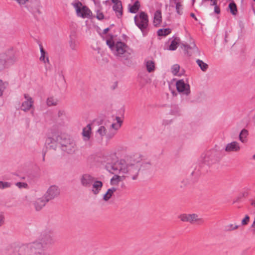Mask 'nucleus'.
Wrapping results in <instances>:
<instances>
[{
  "label": "nucleus",
  "instance_id": "obj_48",
  "mask_svg": "<svg viewBox=\"0 0 255 255\" xmlns=\"http://www.w3.org/2000/svg\"><path fill=\"white\" fill-rule=\"evenodd\" d=\"M19 4H24L28 3V1H29V0H15Z\"/></svg>",
  "mask_w": 255,
  "mask_h": 255
},
{
  "label": "nucleus",
  "instance_id": "obj_13",
  "mask_svg": "<svg viewBox=\"0 0 255 255\" xmlns=\"http://www.w3.org/2000/svg\"><path fill=\"white\" fill-rule=\"evenodd\" d=\"M26 7L28 10L31 12L35 16L36 14H40V2L37 0L29 1L26 3Z\"/></svg>",
  "mask_w": 255,
  "mask_h": 255
},
{
  "label": "nucleus",
  "instance_id": "obj_56",
  "mask_svg": "<svg viewBox=\"0 0 255 255\" xmlns=\"http://www.w3.org/2000/svg\"><path fill=\"white\" fill-rule=\"evenodd\" d=\"M64 115V112L63 111H59L58 113V117H60Z\"/></svg>",
  "mask_w": 255,
  "mask_h": 255
},
{
  "label": "nucleus",
  "instance_id": "obj_58",
  "mask_svg": "<svg viewBox=\"0 0 255 255\" xmlns=\"http://www.w3.org/2000/svg\"><path fill=\"white\" fill-rule=\"evenodd\" d=\"M110 28H109V27L105 28L103 30V34H106L110 30Z\"/></svg>",
  "mask_w": 255,
  "mask_h": 255
},
{
  "label": "nucleus",
  "instance_id": "obj_64",
  "mask_svg": "<svg viewBox=\"0 0 255 255\" xmlns=\"http://www.w3.org/2000/svg\"><path fill=\"white\" fill-rule=\"evenodd\" d=\"M253 159H255V154H254V155H253Z\"/></svg>",
  "mask_w": 255,
  "mask_h": 255
},
{
  "label": "nucleus",
  "instance_id": "obj_62",
  "mask_svg": "<svg viewBox=\"0 0 255 255\" xmlns=\"http://www.w3.org/2000/svg\"><path fill=\"white\" fill-rule=\"evenodd\" d=\"M227 38H228V36L227 35H226V36L225 38V41L226 42H227Z\"/></svg>",
  "mask_w": 255,
  "mask_h": 255
},
{
  "label": "nucleus",
  "instance_id": "obj_60",
  "mask_svg": "<svg viewBox=\"0 0 255 255\" xmlns=\"http://www.w3.org/2000/svg\"><path fill=\"white\" fill-rule=\"evenodd\" d=\"M45 154H46V152H43V153H42V156H43L42 161H45Z\"/></svg>",
  "mask_w": 255,
  "mask_h": 255
},
{
  "label": "nucleus",
  "instance_id": "obj_15",
  "mask_svg": "<svg viewBox=\"0 0 255 255\" xmlns=\"http://www.w3.org/2000/svg\"><path fill=\"white\" fill-rule=\"evenodd\" d=\"M24 97L26 100L22 103L21 109L23 111L26 112L32 107L33 104V101L32 98L27 94H24Z\"/></svg>",
  "mask_w": 255,
  "mask_h": 255
},
{
  "label": "nucleus",
  "instance_id": "obj_40",
  "mask_svg": "<svg viewBox=\"0 0 255 255\" xmlns=\"http://www.w3.org/2000/svg\"><path fill=\"white\" fill-rule=\"evenodd\" d=\"M120 176L118 175H115L111 180V184L112 185L117 184L120 181Z\"/></svg>",
  "mask_w": 255,
  "mask_h": 255
},
{
  "label": "nucleus",
  "instance_id": "obj_37",
  "mask_svg": "<svg viewBox=\"0 0 255 255\" xmlns=\"http://www.w3.org/2000/svg\"><path fill=\"white\" fill-rule=\"evenodd\" d=\"M97 133L100 135L101 139H103V136L106 135L107 129L104 126H101L97 130Z\"/></svg>",
  "mask_w": 255,
  "mask_h": 255
},
{
  "label": "nucleus",
  "instance_id": "obj_47",
  "mask_svg": "<svg viewBox=\"0 0 255 255\" xmlns=\"http://www.w3.org/2000/svg\"><path fill=\"white\" fill-rule=\"evenodd\" d=\"M16 185L19 188H21L22 187L26 188L27 186V184L26 183L20 182H17L16 183Z\"/></svg>",
  "mask_w": 255,
  "mask_h": 255
},
{
  "label": "nucleus",
  "instance_id": "obj_36",
  "mask_svg": "<svg viewBox=\"0 0 255 255\" xmlns=\"http://www.w3.org/2000/svg\"><path fill=\"white\" fill-rule=\"evenodd\" d=\"M151 163L149 162H140V170H145L150 168Z\"/></svg>",
  "mask_w": 255,
  "mask_h": 255
},
{
  "label": "nucleus",
  "instance_id": "obj_49",
  "mask_svg": "<svg viewBox=\"0 0 255 255\" xmlns=\"http://www.w3.org/2000/svg\"><path fill=\"white\" fill-rule=\"evenodd\" d=\"M238 227H239V226L238 225H236V226H234L233 225L231 224L230 225V228L229 229H228L227 230L228 231H233V230L238 229Z\"/></svg>",
  "mask_w": 255,
  "mask_h": 255
},
{
  "label": "nucleus",
  "instance_id": "obj_10",
  "mask_svg": "<svg viewBox=\"0 0 255 255\" xmlns=\"http://www.w3.org/2000/svg\"><path fill=\"white\" fill-rule=\"evenodd\" d=\"M216 155V151L214 149L207 151L203 159V162L208 165L216 163L218 161Z\"/></svg>",
  "mask_w": 255,
  "mask_h": 255
},
{
  "label": "nucleus",
  "instance_id": "obj_4",
  "mask_svg": "<svg viewBox=\"0 0 255 255\" xmlns=\"http://www.w3.org/2000/svg\"><path fill=\"white\" fill-rule=\"evenodd\" d=\"M134 20L135 25L142 31L143 35L145 36L147 34L146 29L148 25L147 14L143 11H141L138 17L137 15L134 16Z\"/></svg>",
  "mask_w": 255,
  "mask_h": 255
},
{
  "label": "nucleus",
  "instance_id": "obj_55",
  "mask_svg": "<svg viewBox=\"0 0 255 255\" xmlns=\"http://www.w3.org/2000/svg\"><path fill=\"white\" fill-rule=\"evenodd\" d=\"M4 222V217L0 214V226H1Z\"/></svg>",
  "mask_w": 255,
  "mask_h": 255
},
{
  "label": "nucleus",
  "instance_id": "obj_57",
  "mask_svg": "<svg viewBox=\"0 0 255 255\" xmlns=\"http://www.w3.org/2000/svg\"><path fill=\"white\" fill-rule=\"evenodd\" d=\"M212 3H211V5H217V0H213V1H211Z\"/></svg>",
  "mask_w": 255,
  "mask_h": 255
},
{
  "label": "nucleus",
  "instance_id": "obj_44",
  "mask_svg": "<svg viewBox=\"0 0 255 255\" xmlns=\"http://www.w3.org/2000/svg\"><path fill=\"white\" fill-rule=\"evenodd\" d=\"M116 133V131H110L109 132L106 133V137L108 139H110L114 136Z\"/></svg>",
  "mask_w": 255,
  "mask_h": 255
},
{
  "label": "nucleus",
  "instance_id": "obj_11",
  "mask_svg": "<svg viewBox=\"0 0 255 255\" xmlns=\"http://www.w3.org/2000/svg\"><path fill=\"white\" fill-rule=\"evenodd\" d=\"M59 194V190L57 186L53 185L51 186L47 190L46 193L44 195V198L46 201H49L54 199Z\"/></svg>",
  "mask_w": 255,
  "mask_h": 255
},
{
  "label": "nucleus",
  "instance_id": "obj_43",
  "mask_svg": "<svg viewBox=\"0 0 255 255\" xmlns=\"http://www.w3.org/2000/svg\"><path fill=\"white\" fill-rule=\"evenodd\" d=\"M11 186V184L8 182H3L0 181V189H4L6 188H9Z\"/></svg>",
  "mask_w": 255,
  "mask_h": 255
},
{
  "label": "nucleus",
  "instance_id": "obj_30",
  "mask_svg": "<svg viewBox=\"0 0 255 255\" xmlns=\"http://www.w3.org/2000/svg\"><path fill=\"white\" fill-rule=\"evenodd\" d=\"M228 8L230 12L233 15H236L238 12L237 7L236 3L234 1H232L229 4Z\"/></svg>",
  "mask_w": 255,
  "mask_h": 255
},
{
  "label": "nucleus",
  "instance_id": "obj_24",
  "mask_svg": "<svg viewBox=\"0 0 255 255\" xmlns=\"http://www.w3.org/2000/svg\"><path fill=\"white\" fill-rule=\"evenodd\" d=\"M117 188L113 187L108 189L107 192L103 196V200L105 201H108L113 196L114 193L116 192Z\"/></svg>",
  "mask_w": 255,
  "mask_h": 255
},
{
  "label": "nucleus",
  "instance_id": "obj_59",
  "mask_svg": "<svg viewBox=\"0 0 255 255\" xmlns=\"http://www.w3.org/2000/svg\"><path fill=\"white\" fill-rule=\"evenodd\" d=\"M190 15V16H191V17H193V18H194V19H195V20H197V17H196V16H195V14H194V13H191Z\"/></svg>",
  "mask_w": 255,
  "mask_h": 255
},
{
  "label": "nucleus",
  "instance_id": "obj_6",
  "mask_svg": "<svg viewBox=\"0 0 255 255\" xmlns=\"http://www.w3.org/2000/svg\"><path fill=\"white\" fill-rule=\"evenodd\" d=\"M126 164L125 160L117 161L114 163H107L106 165L107 170L112 174L125 173Z\"/></svg>",
  "mask_w": 255,
  "mask_h": 255
},
{
  "label": "nucleus",
  "instance_id": "obj_19",
  "mask_svg": "<svg viewBox=\"0 0 255 255\" xmlns=\"http://www.w3.org/2000/svg\"><path fill=\"white\" fill-rule=\"evenodd\" d=\"M92 15V12L89 8L86 6H83L81 8V11L78 16L83 18L89 17Z\"/></svg>",
  "mask_w": 255,
  "mask_h": 255
},
{
  "label": "nucleus",
  "instance_id": "obj_23",
  "mask_svg": "<svg viewBox=\"0 0 255 255\" xmlns=\"http://www.w3.org/2000/svg\"><path fill=\"white\" fill-rule=\"evenodd\" d=\"M40 46V51L41 53V56L40 57L39 60L42 62H43L44 63H49V60L48 56H46L47 53L46 51L44 50V49L43 48V46L41 44L39 45Z\"/></svg>",
  "mask_w": 255,
  "mask_h": 255
},
{
  "label": "nucleus",
  "instance_id": "obj_51",
  "mask_svg": "<svg viewBox=\"0 0 255 255\" xmlns=\"http://www.w3.org/2000/svg\"><path fill=\"white\" fill-rule=\"evenodd\" d=\"M214 12L217 14H219L220 13V8L219 6H218L217 5H215Z\"/></svg>",
  "mask_w": 255,
  "mask_h": 255
},
{
  "label": "nucleus",
  "instance_id": "obj_12",
  "mask_svg": "<svg viewBox=\"0 0 255 255\" xmlns=\"http://www.w3.org/2000/svg\"><path fill=\"white\" fill-rule=\"evenodd\" d=\"M176 89L178 92L183 94L188 95L190 93V86L185 83L184 80H179L176 83Z\"/></svg>",
  "mask_w": 255,
  "mask_h": 255
},
{
  "label": "nucleus",
  "instance_id": "obj_54",
  "mask_svg": "<svg viewBox=\"0 0 255 255\" xmlns=\"http://www.w3.org/2000/svg\"><path fill=\"white\" fill-rule=\"evenodd\" d=\"M112 2L114 3V5H116V4H121L122 3V1L120 0H112Z\"/></svg>",
  "mask_w": 255,
  "mask_h": 255
},
{
  "label": "nucleus",
  "instance_id": "obj_35",
  "mask_svg": "<svg viewBox=\"0 0 255 255\" xmlns=\"http://www.w3.org/2000/svg\"><path fill=\"white\" fill-rule=\"evenodd\" d=\"M58 102V100L53 97L48 98L46 101L47 105L48 106H56L57 105Z\"/></svg>",
  "mask_w": 255,
  "mask_h": 255
},
{
  "label": "nucleus",
  "instance_id": "obj_16",
  "mask_svg": "<svg viewBox=\"0 0 255 255\" xmlns=\"http://www.w3.org/2000/svg\"><path fill=\"white\" fill-rule=\"evenodd\" d=\"M225 150L228 152H237L240 150V146L238 142L233 141L227 144Z\"/></svg>",
  "mask_w": 255,
  "mask_h": 255
},
{
  "label": "nucleus",
  "instance_id": "obj_28",
  "mask_svg": "<svg viewBox=\"0 0 255 255\" xmlns=\"http://www.w3.org/2000/svg\"><path fill=\"white\" fill-rule=\"evenodd\" d=\"M180 41V39L179 37H175L174 39L171 41L169 47V49L172 51L176 50L178 45L179 44Z\"/></svg>",
  "mask_w": 255,
  "mask_h": 255
},
{
  "label": "nucleus",
  "instance_id": "obj_63",
  "mask_svg": "<svg viewBox=\"0 0 255 255\" xmlns=\"http://www.w3.org/2000/svg\"><path fill=\"white\" fill-rule=\"evenodd\" d=\"M114 26V24H111V25H110V27H109V28H110V29H111V28L112 27H113Z\"/></svg>",
  "mask_w": 255,
  "mask_h": 255
},
{
  "label": "nucleus",
  "instance_id": "obj_26",
  "mask_svg": "<svg viewBox=\"0 0 255 255\" xmlns=\"http://www.w3.org/2000/svg\"><path fill=\"white\" fill-rule=\"evenodd\" d=\"M249 135V131L247 129L244 128L243 129L239 134V139L243 142L245 143L247 141V137Z\"/></svg>",
  "mask_w": 255,
  "mask_h": 255
},
{
  "label": "nucleus",
  "instance_id": "obj_1",
  "mask_svg": "<svg viewBox=\"0 0 255 255\" xmlns=\"http://www.w3.org/2000/svg\"><path fill=\"white\" fill-rule=\"evenodd\" d=\"M39 244H27L20 245L13 243L7 245L4 250L9 254L18 255H50L47 252H43L39 248Z\"/></svg>",
  "mask_w": 255,
  "mask_h": 255
},
{
  "label": "nucleus",
  "instance_id": "obj_50",
  "mask_svg": "<svg viewBox=\"0 0 255 255\" xmlns=\"http://www.w3.org/2000/svg\"><path fill=\"white\" fill-rule=\"evenodd\" d=\"M111 127L112 128L115 129V130H117L121 127V126H119L118 124L113 123L112 124Z\"/></svg>",
  "mask_w": 255,
  "mask_h": 255
},
{
  "label": "nucleus",
  "instance_id": "obj_2",
  "mask_svg": "<svg viewBox=\"0 0 255 255\" xmlns=\"http://www.w3.org/2000/svg\"><path fill=\"white\" fill-rule=\"evenodd\" d=\"M56 142L61 145L62 150L68 154H73L76 149V145L73 140L67 137L65 134L53 135L52 137H48L46 140L48 144Z\"/></svg>",
  "mask_w": 255,
  "mask_h": 255
},
{
  "label": "nucleus",
  "instance_id": "obj_32",
  "mask_svg": "<svg viewBox=\"0 0 255 255\" xmlns=\"http://www.w3.org/2000/svg\"><path fill=\"white\" fill-rule=\"evenodd\" d=\"M171 32V30L169 28L159 29L157 31V35L158 36H166Z\"/></svg>",
  "mask_w": 255,
  "mask_h": 255
},
{
  "label": "nucleus",
  "instance_id": "obj_22",
  "mask_svg": "<svg viewBox=\"0 0 255 255\" xmlns=\"http://www.w3.org/2000/svg\"><path fill=\"white\" fill-rule=\"evenodd\" d=\"M113 9L115 11L117 17L121 18L123 14L122 3L114 5Z\"/></svg>",
  "mask_w": 255,
  "mask_h": 255
},
{
  "label": "nucleus",
  "instance_id": "obj_27",
  "mask_svg": "<svg viewBox=\"0 0 255 255\" xmlns=\"http://www.w3.org/2000/svg\"><path fill=\"white\" fill-rule=\"evenodd\" d=\"M181 46L182 48L184 47V50L185 51V53L187 54L189 56H190L191 54L189 53V52H188L189 49H193V50H195L196 51L198 50V49L197 47V46H196V44H195V43H193L192 45H189L187 44L182 43V44H181Z\"/></svg>",
  "mask_w": 255,
  "mask_h": 255
},
{
  "label": "nucleus",
  "instance_id": "obj_18",
  "mask_svg": "<svg viewBox=\"0 0 255 255\" xmlns=\"http://www.w3.org/2000/svg\"><path fill=\"white\" fill-rule=\"evenodd\" d=\"M48 201L43 196L42 198L37 199L34 202V205L36 211H40Z\"/></svg>",
  "mask_w": 255,
  "mask_h": 255
},
{
  "label": "nucleus",
  "instance_id": "obj_9",
  "mask_svg": "<svg viewBox=\"0 0 255 255\" xmlns=\"http://www.w3.org/2000/svg\"><path fill=\"white\" fill-rule=\"evenodd\" d=\"M179 218L183 222H188L191 224L196 223L198 225L203 224L205 222L203 218H199L198 216L196 214H181L179 216Z\"/></svg>",
  "mask_w": 255,
  "mask_h": 255
},
{
  "label": "nucleus",
  "instance_id": "obj_53",
  "mask_svg": "<svg viewBox=\"0 0 255 255\" xmlns=\"http://www.w3.org/2000/svg\"><path fill=\"white\" fill-rule=\"evenodd\" d=\"M170 0V5L171 6H174V5L172 4L173 3L176 4L177 3H179L180 2L179 1V0Z\"/></svg>",
  "mask_w": 255,
  "mask_h": 255
},
{
  "label": "nucleus",
  "instance_id": "obj_3",
  "mask_svg": "<svg viewBox=\"0 0 255 255\" xmlns=\"http://www.w3.org/2000/svg\"><path fill=\"white\" fill-rule=\"evenodd\" d=\"M55 242V238L54 230L52 228H48L41 232L38 241H36L30 244H39L41 246L39 248L40 250L43 252H46L43 248L54 244Z\"/></svg>",
  "mask_w": 255,
  "mask_h": 255
},
{
  "label": "nucleus",
  "instance_id": "obj_14",
  "mask_svg": "<svg viewBox=\"0 0 255 255\" xmlns=\"http://www.w3.org/2000/svg\"><path fill=\"white\" fill-rule=\"evenodd\" d=\"M95 178L89 174H83L81 178V185L86 188H89L94 181Z\"/></svg>",
  "mask_w": 255,
  "mask_h": 255
},
{
  "label": "nucleus",
  "instance_id": "obj_41",
  "mask_svg": "<svg viewBox=\"0 0 255 255\" xmlns=\"http://www.w3.org/2000/svg\"><path fill=\"white\" fill-rule=\"evenodd\" d=\"M175 5H176L175 8H176V12L179 15L182 14L183 11L182 10H181V9H182L183 8L182 5L181 4L180 2L177 3Z\"/></svg>",
  "mask_w": 255,
  "mask_h": 255
},
{
  "label": "nucleus",
  "instance_id": "obj_25",
  "mask_svg": "<svg viewBox=\"0 0 255 255\" xmlns=\"http://www.w3.org/2000/svg\"><path fill=\"white\" fill-rule=\"evenodd\" d=\"M161 12L160 10H157L154 13L153 23L154 25L157 26L161 22Z\"/></svg>",
  "mask_w": 255,
  "mask_h": 255
},
{
  "label": "nucleus",
  "instance_id": "obj_34",
  "mask_svg": "<svg viewBox=\"0 0 255 255\" xmlns=\"http://www.w3.org/2000/svg\"><path fill=\"white\" fill-rule=\"evenodd\" d=\"M110 39L107 40V44L109 46L112 50H114L116 47V44L113 41L114 35L113 34H110Z\"/></svg>",
  "mask_w": 255,
  "mask_h": 255
},
{
  "label": "nucleus",
  "instance_id": "obj_33",
  "mask_svg": "<svg viewBox=\"0 0 255 255\" xmlns=\"http://www.w3.org/2000/svg\"><path fill=\"white\" fill-rule=\"evenodd\" d=\"M146 67L149 73L152 72L155 70V64L152 61H147L146 63Z\"/></svg>",
  "mask_w": 255,
  "mask_h": 255
},
{
  "label": "nucleus",
  "instance_id": "obj_20",
  "mask_svg": "<svg viewBox=\"0 0 255 255\" xmlns=\"http://www.w3.org/2000/svg\"><path fill=\"white\" fill-rule=\"evenodd\" d=\"M69 45L72 50H75L77 45L76 35L75 32H73L70 35Z\"/></svg>",
  "mask_w": 255,
  "mask_h": 255
},
{
  "label": "nucleus",
  "instance_id": "obj_17",
  "mask_svg": "<svg viewBox=\"0 0 255 255\" xmlns=\"http://www.w3.org/2000/svg\"><path fill=\"white\" fill-rule=\"evenodd\" d=\"M92 191L94 195H97L100 193V191L101 190L103 186V183L101 181L94 180V181L92 184Z\"/></svg>",
  "mask_w": 255,
  "mask_h": 255
},
{
  "label": "nucleus",
  "instance_id": "obj_52",
  "mask_svg": "<svg viewBox=\"0 0 255 255\" xmlns=\"http://www.w3.org/2000/svg\"><path fill=\"white\" fill-rule=\"evenodd\" d=\"M116 120L118 125L121 127L122 124L123 123V121L121 119V118L119 117H116Z\"/></svg>",
  "mask_w": 255,
  "mask_h": 255
},
{
  "label": "nucleus",
  "instance_id": "obj_21",
  "mask_svg": "<svg viewBox=\"0 0 255 255\" xmlns=\"http://www.w3.org/2000/svg\"><path fill=\"white\" fill-rule=\"evenodd\" d=\"M91 133V127L90 124H88L86 127L84 128L82 131V135L84 137V139L85 141H88L90 138Z\"/></svg>",
  "mask_w": 255,
  "mask_h": 255
},
{
  "label": "nucleus",
  "instance_id": "obj_29",
  "mask_svg": "<svg viewBox=\"0 0 255 255\" xmlns=\"http://www.w3.org/2000/svg\"><path fill=\"white\" fill-rule=\"evenodd\" d=\"M129 11L130 13H135L140 8V5L139 1L138 0H136L132 5L130 6V5H129Z\"/></svg>",
  "mask_w": 255,
  "mask_h": 255
},
{
  "label": "nucleus",
  "instance_id": "obj_38",
  "mask_svg": "<svg viewBox=\"0 0 255 255\" xmlns=\"http://www.w3.org/2000/svg\"><path fill=\"white\" fill-rule=\"evenodd\" d=\"M7 85V82H3L1 79H0V96L2 95L3 92Z\"/></svg>",
  "mask_w": 255,
  "mask_h": 255
},
{
  "label": "nucleus",
  "instance_id": "obj_7",
  "mask_svg": "<svg viewBox=\"0 0 255 255\" xmlns=\"http://www.w3.org/2000/svg\"><path fill=\"white\" fill-rule=\"evenodd\" d=\"M128 46L124 42H117L115 48V54L122 59L127 60L130 56V53L128 51Z\"/></svg>",
  "mask_w": 255,
  "mask_h": 255
},
{
  "label": "nucleus",
  "instance_id": "obj_39",
  "mask_svg": "<svg viewBox=\"0 0 255 255\" xmlns=\"http://www.w3.org/2000/svg\"><path fill=\"white\" fill-rule=\"evenodd\" d=\"M179 69H180V66L178 64H176L173 65L171 68L172 73L174 75H177V74L178 73V72L179 71Z\"/></svg>",
  "mask_w": 255,
  "mask_h": 255
},
{
  "label": "nucleus",
  "instance_id": "obj_45",
  "mask_svg": "<svg viewBox=\"0 0 255 255\" xmlns=\"http://www.w3.org/2000/svg\"><path fill=\"white\" fill-rule=\"evenodd\" d=\"M105 16L102 12H101L100 10H98L97 11V15L96 18L99 20H102L104 18Z\"/></svg>",
  "mask_w": 255,
  "mask_h": 255
},
{
  "label": "nucleus",
  "instance_id": "obj_5",
  "mask_svg": "<svg viewBox=\"0 0 255 255\" xmlns=\"http://www.w3.org/2000/svg\"><path fill=\"white\" fill-rule=\"evenodd\" d=\"M0 57L2 58L8 66L13 65L18 60V56L16 51L13 48H9L4 52L0 54Z\"/></svg>",
  "mask_w": 255,
  "mask_h": 255
},
{
  "label": "nucleus",
  "instance_id": "obj_42",
  "mask_svg": "<svg viewBox=\"0 0 255 255\" xmlns=\"http://www.w3.org/2000/svg\"><path fill=\"white\" fill-rule=\"evenodd\" d=\"M73 5L76 9L77 14H79L81 9L80 6L82 5V3L80 1H78L77 2L73 4Z\"/></svg>",
  "mask_w": 255,
  "mask_h": 255
},
{
  "label": "nucleus",
  "instance_id": "obj_46",
  "mask_svg": "<svg viewBox=\"0 0 255 255\" xmlns=\"http://www.w3.org/2000/svg\"><path fill=\"white\" fill-rule=\"evenodd\" d=\"M250 221V217L248 215H246L245 217L242 221V225H246L248 224Z\"/></svg>",
  "mask_w": 255,
  "mask_h": 255
},
{
  "label": "nucleus",
  "instance_id": "obj_31",
  "mask_svg": "<svg viewBox=\"0 0 255 255\" xmlns=\"http://www.w3.org/2000/svg\"><path fill=\"white\" fill-rule=\"evenodd\" d=\"M196 63L202 71L205 72L207 70L209 66L207 63H204L202 60L199 59L196 60Z\"/></svg>",
  "mask_w": 255,
  "mask_h": 255
},
{
  "label": "nucleus",
  "instance_id": "obj_8",
  "mask_svg": "<svg viewBox=\"0 0 255 255\" xmlns=\"http://www.w3.org/2000/svg\"><path fill=\"white\" fill-rule=\"evenodd\" d=\"M140 161H137L135 163L126 164L125 173L128 174L129 176L133 180L137 179L138 172L140 171Z\"/></svg>",
  "mask_w": 255,
  "mask_h": 255
},
{
  "label": "nucleus",
  "instance_id": "obj_61",
  "mask_svg": "<svg viewBox=\"0 0 255 255\" xmlns=\"http://www.w3.org/2000/svg\"><path fill=\"white\" fill-rule=\"evenodd\" d=\"M118 86V83L117 82H115V84H114V85L113 86V87L112 88V89L113 90H114L116 89V88Z\"/></svg>",
  "mask_w": 255,
  "mask_h": 255
}]
</instances>
